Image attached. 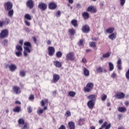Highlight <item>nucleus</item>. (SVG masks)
<instances>
[{"mask_svg":"<svg viewBox=\"0 0 129 129\" xmlns=\"http://www.w3.org/2000/svg\"><path fill=\"white\" fill-rule=\"evenodd\" d=\"M69 126L70 129H74L75 128V123H74L73 121L69 122Z\"/></svg>","mask_w":129,"mask_h":129,"instance_id":"nucleus-25","label":"nucleus"},{"mask_svg":"<svg viewBox=\"0 0 129 129\" xmlns=\"http://www.w3.org/2000/svg\"><path fill=\"white\" fill-rule=\"evenodd\" d=\"M27 110L29 113H31V112H32V108L30 107V106L28 107Z\"/></svg>","mask_w":129,"mask_h":129,"instance_id":"nucleus-50","label":"nucleus"},{"mask_svg":"<svg viewBox=\"0 0 129 129\" xmlns=\"http://www.w3.org/2000/svg\"><path fill=\"white\" fill-rule=\"evenodd\" d=\"M69 94L70 96H72V97H74V96H75V92L73 91H71L69 93Z\"/></svg>","mask_w":129,"mask_h":129,"instance_id":"nucleus-46","label":"nucleus"},{"mask_svg":"<svg viewBox=\"0 0 129 129\" xmlns=\"http://www.w3.org/2000/svg\"><path fill=\"white\" fill-rule=\"evenodd\" d=\"M106 98H107V96L105 94H104L103 96H102L101 100L102 101H105Z\"/></svg>","mask_w":129,"mask_h":129,"instance_id":"nucleus-45","label":"nucleus"},{"mask_svg":"<svg viewBox=\"0 0 129 129\" xmlns=\"http://www.w3.org/2000/svg\"><path fill=\"white\" fill-rule=\"evenodd\" d=\"M111 77L112 78H115L116 77V74L115 73H113L111 75Z\"/></svg>","mask_w":129,"mask_h":129,"instance_id":"nucleus-57","label":"nucleus"},{"mask_svg":"<svg viewBox=\"0 0 129 129\" xmlns=\"http://www.w3.org/2000/svg\"><path fill=\"white\" fill-rule=\"evenodd\" d=\"M82 62L84 63V64H85L87 63V61L86 60V58H83L82 60Z\"/></svg>","mask_w":129,"mask_h":129,"instance_id":"nucleus-55","label":"nucleus"},{"mask_svg":"<svg viewBox=\"0 0 129 129\" xmlns=\"http://www.w3.org/2000/svg\"><path fill=\"white\" fill-rule=\"evenodd\" d=\"M24 23L26 25V26L30 27L31 23H30V22H29V21H28L27 20H25Z\"/></svg>","mask_w":129,"mask_h":129,"instance_id":"nucleus-49","label":"nucleus"},{"mask_svg":"<svg viewBox=\"0 0 129 129\" xmlns=\"http://www.w3.org/2000/svg\"><path fill=\"white\" fill-rule=\"evenodd\" d=\"M4 8L5 10L10 11L13 9V4L11 2H7L4 4Z\"/></svg>","mask_w":129,"mask_h":129,"instance_id":"nucleus-6","label":"nucleus"},{"mask_svg":"<svg viewBox=\"0 0 129 129\" xmlns=\"http://www.w3.org/2000/svg\"><path fill=\"white\" fill-rule=\"evenodd\" d=\"M108 38L110 40H114L116 38V34L115 33H111L110 35L108 36Z\"/></svg>","mask_w":129,"mask_h":129,"instance_id":"nucleus-27","label":"nucleus"},{"mask_svg":"<svg viewBox=\"0 0 129 129\" xmlns=\"http://www.w3.org/2000/svg\"><path fill=\"white\" fill-rule=\"evenodd\" d=\"M8 41L7 39H5L3 42H2V45H6L7 43H8Z\"/></svg>","mask_w":129,"mask_h":129,"instance_id":"nucleus-54","label":"nucleus"},{"mask_svg":"<svg viewBox=\"0 0 129 129\" xmlns=\"http://www.w3.org/2000/svg\"><path fill=\"white\" fill-rule=\"evenodd\" d=\"M120 5L124 6V4H125V0H120Z\"/></svg>","mask_w":129,"mask_h":129,"instance_id":"nucleus-51","label":"nucleus"},{"mask_svg":"<svg viewBox=\"0 0 129 129\" xmlns=\"http://www.w3.org/2000/svg\"><path fill=\"white\" fill-rule=\"evenodd\" d=\"M10 19L9 18H6L5 21H4V25H9V23H10Z\"/></svg>","mask_w":129,"mask_h":129,"instance_id":"nucleus-44","label":"nucleus"},{"mask_svg":"<svg viewBox=\"0 0 129 129\" xmlns=\"http://www.w3.org/2000/svg\"><path fill=\"white\" fill-rule=\"evenodd\" d=\"M58 129H66V127L64 125H61Z\"/></svg>","mask_w":129,"mask_h":129,"instance_id":"nucleus-56","label":"nucleus"},{"mask_svg":"<svg viewBox=\"0 0 129 129\" xmlns=\"http://www.w3.org/2000/svg\"><path fill=\"white\" fill-rule=\"evenodd\" d=\"M62 52L60 51H57L56 53V56L57 58H61L62 57Z\"/></svg>","mask_w":129,"mask_h":129,"instance_id":"nucleus-38","label":"nucleus"},{"mask_svg":"<svg viewBox=\"0 0 129 129\" xmlns=\"http://www.w3.org/2000/svg\"><path fill=\"white\" fill-rule=\"evenodd\" d=\"M16 55L17 57H21L22 56V52H23V47L22 45H17L16 47Z\"/></svg>","mask_w":129,"mask_h":129,"instance_id":"nucleus-4","label":"nucleus"},{"mask_svg":"<svg viewBox=\"0 0 129 129\" xmlns=\"http://www.w3.org/2000/svg\"><path fill=\"white\" fill-rule=\"evenodd\" d=\"M125 105H126V106H128V105H129V102H128V101H126V102H125Z\"/></svg>","mask_w":129,"mask_h":129,"instance_id":"nucleus-64","label":"nucleus"},{"mask_svg":"<svg viewBox=\"0 0 129 129\" xmlns=\"http://www.w3.org/2000/svg\"><path fill=\"white\" fill-rule=\"evenodd\" d=\"M14 112H19L21 111V106H16L13 109Z\"/></svg>","mask_w":129,"mask_h":129,"instance_id":"nucleus-32","label":"nucleus"},{"mask_svg":"<svg viewBox=\"0 0 129 129\" xmlns=\"http://www.w3.org/2000/svg\"><path fill=\"white\" fill-rule=\"evenodd\" d=\"M47 106H45L43 109H40L39 110L37 111V113L38 114H39V115H40V114H42V113H43V112H44V110H47Z\"/></svg>","mask_w":129,"mask_h":129,"instance_id":"nucleus-26","label":"nucleus"},{"mask_svg":"<svg viewBox=\"0 0 129 129\" xmlns=\"http://www.w3.org/2000/svg\"><path fill=\"white\" fill-rule=\"evenodd\" d=\"M69 32L71 34V36H74V35H75V30L73 28L69 29Z\"/></svg>","mask_w":129,"mask_h":129,"instance_id":"nucleus-36","label":"nucleus"},{"mask_svg":"<svg viewBox=\"0 0 129 129\" xmlns=\"http://www.w3.org/2000/svg\"><path fill=\"white\" fill-rule=\"evenodd\" d=\"M24 45V55L25 57H27L28 56V53H31V48H32V45L31 43L29 42H25Z\"/></svg>","mask_w":129,"mask_h":129,"instance_id":"nucleus-1","label":"nucleus"},{"mask_svg":"<svg viewBox=\"0 0 129 129\" xmlns=\"http://www.w3.org/2000/svg\"><path fill=\"white\" fill-rule=\"evenodd\" d=\"M47 45H51V41L47 40Z\"/></svg>","mask_w":129,"mask_h":129,"instance_id":"nucleus-63","label":"nucleus"},{"mask_svg":"<svg viewBox=\"0 0 129 129\" xmlns=\"http://www.w3.org/2000/svg\"><path fill=\"white\" fill-rule=\"evenodd\" d=\"M9 69L11 72H14L16 71V70L17 69V66H16V64H12L9 66Z\"/></svg>","mask_w":129,"mask_h":129,"instance_id":"nucleus-19","label":"nucleus"},{"mask_svg":"<svg viewBox=\"0 0 129 129\" xmlns=\"http://www.w3.org/2000/svg\"><path fill=\"white\" fill-rule=\"evenodd\" d=\"M76 8H77V9H81V5H80V4H77L76 5Z\"/></svg>","mask_w":129,"mask_h":129,"instance_id":"nucleus-59","label":"nucleus"},{"mask_svg":"<svg viewBox=\"0 0 129 129\" xmlns=\"http://www.w3.org/2000/svg\"><path fill=\"white\" fill-rule=\"evenodd\" d=\"M87 98H88V99H90V100H94V101L96 100V98L95 97V95H89L87 97Z\"/></svg>","mask_w":129,"mask_h":129,"instance_id":"nucleus-30","label":"nucleus"},{"mask_svg":"<svg viewBox=\"0 0 129 129\" xmlns=\"http://www.w3.org/2000/svg\"><path fill=\"white\" fill-rule=\"evenodd\" d=\"M25 19H26L27 21H32V17L31 15L29 14H26L24 16Z\"/></svg>","mask_w":129,"mask_h":129,"instance_id":"nucleus-28","label":"nucleus"},{"mask_svg":"<svg viewBox=\"0 0 129 129\" xmlns=\"http://www.w3.org/2000/svg\"><path fill=\"white\" fill-rule=\"evenodd\" d=\"M25 31L26 32H28V33H30L31 32V29H30V28L26 27L25 28Z\"/></svg>","mask_w":129,"mask_h":129,"instance_id":"nucleus-58","label":"nucleus"},{"mask_svg":"<svg viewBox=\"0 0 129 129\" xmlns=\"http://www.w3.org/2000/svg\"><path fill=\"white\" fill-rule=\"evenodd\" d=\"M60 79V75L54 74L53 75V83H57Z\"/></svg>","mask_w":129,"mask_h":129,"instance_id":"nucleus-11","label":"nucleus"},{"mask_svg":"<svg viewBox=\"0 0 129 129\" xmlns=\"http://www.w3.org/2000/svg\"><path fill=\"white\" fill-rule=\"evenodd\" d=\"M108 65L109 71H112L113 69H114V66H113V64L112 62H109Z\"/></svg>","mask_w":129,"mask_h":129,"instance_id":"nucleus-31","label":"nucleus"},{"mask_svg":"<svg viewBox=\"0 0 129 129\" xmlns=\"http://www.w3.org/2000/svg\"><path fill=\"white\" fill-rule=\"evenodd\" d=\"M18 122L19 124L22 125L23 124H25V120L23 119V118L19 119L18 120Z\"/></svg>","mask_w":129,"mask_h":129,"instance_id":"nucleus-40","label":"nucleus"},{"mask_svg":"<svg viewBox=\"0 0 129 129\" xmlns=\"http://www.w3.org/2000/svg\"><path fill=\"white\" fill-rule=\"evenodd\" d=\"M19 73L20 76L22 77H25V76H26V72L24 70L20 71Z\"/></svg>","mask_w":129,"mask_h":129,"instance_id":"nucleus-37","label":"nucleus"},{"mask_svg":"<svg viewBox=\"0 0 129 129\" xmlns=\"http://www.w3.org/2000/svg\"><path fill=\"white\" fill-rule=\"evenodd\" d=\"M118 111L119 112H124L126 111V108L124 107H119L118 109Z\"/></svg>","mask_w":129,"mask_h":129,"instance_id":"nucleus-29","label":"nucleus"},{"mask_svg":"<svg viewBox=\"0 0 129 129\" xmlns=\"http://www.w3.org/2000/svg\"><path fill=\"white\" fill-rule=\"evenodd\" d=\"M65 116H66L67 117H69V116H71V112H70V111L67 110V111L66 112Z\"/></svg>","mask_w":129,"mask_h":129,"instance_id":"nucleus-43","label":"nucleus"},{"mask_svg":"<svg viewBox=\"0 0 129 129\" xmlns=\"http://www.w3.org/2000/svg\"><path fill=\"white\" fill-rule=\"evenodd\" d=\"M53 64L54 66H55L56 67H57L58 68H61L62 66L61 62L58 61H54Z\"/></svg>","mask_w":129,"mask_h":129,"instance_id":"nucleus-24","label":"nucleus"},{"mask_svg":"<svg viewBox=\"0 0 129 129\" xmlns=\"http://www.w3.org/2000/svg\"><path fill=\"white\" fill-rule=\"evenodd\" d=\"M95 104V101L93 100H89L87 103V106L89 108H93L94 107V105Z\"/></svg>","mask_w":129,"mask_h":129,"instance_id":"nucleus-10","label":"nucleus"},{"mask_svg":"<svg viewBox=\"0 0 129 129\" xmlns=\"http://www.w3.org/2000/svg\"><path fill=\"white\" fill-rule=\"evenodd\" d=\"M89 45L91 47H93V48H95V47H96V42L93 41L90 42Z\"/></svg>","mask_w":129,"mask_h":129,"instance_id":"nucleus-39","label":"nucleus"},{"mask_svg":"<svg viewBox=\"0 0 129 129\" xmlns=\"http://www.w3.org/2000/svg\"><path fill=\"white\" fill-rule=\"evenodd\" d=\"M84 74L85 76H88L89 75V71L86 68L84 69Z\"/></svg>","mask_w":129,"mask_h":129,"instance_id":"nucleus-33","label":"nucleus"},{"mask_svg":"<svg viewBox=\"0 0 129 129\" xmlns=\"http://www.w3.org/2000/svg\"><path fill=\"white\" fill-rule=\"evenodd\" d=\"M125 77H126V79L129 80V69L127 70V71L126 72Z\"/></svg>","mask_w":129,"mask_h":129,"instance_id":"nucleus-48","label":"nucleus"},{"mask_svg":"<svg viewBox=\"0 0 129 129\" xmlns=\"http://www.w3.org/2000/svg\"><path fill=\"white\" fill-rule=\"evenodd\" d=\"M82 30L83 33H87L90 32V27L87 25H85L83 26Z\"/></svg>","mask_w":129,"mask_h":129,"instance_id":"nucleus-12","label":"nucleus"},{"mask_svg":"<svg viewBox=\"0 0 129 129\" xmlns=\"http://www.w3.org/2000/svg\"><path fill=\"white\" fill-rule=\"evenodd\" d=\"M49 101H48L47 99H45L44 100H41L40 102L42 106H45V103H48Z\"/></svg>","mask_w":129,"mask_h":129,"instance_id":"nucleus-34","label":"nucleus"},{"mask_svg":"<svg viewBox=\"0 0 129 129\" xmlns=\"http://www.w3.org/2000/svg\"><path fill=\"white\" fill-rule=\"evenodd\" d=\"M109 56H110V52H107L103 54V57L104 58H109Z\"/></svg>","mask_w":129,"mask_h":129,"instance_id":"nucleus-41","label":"nucleus"},{"mask_svg":"<svg viewBox=\"0 0 129 129\" xmlns=\"http://www.w3.org/2000/svg\"><path fill=\"white\" fill-rule=\"evenodd\" d=\"M34 98H35V97H34V95H31L29 98V100H34Z\"/></svg>","mask_w":129,"mask_h":129,"instance_id":"nucleus-52","label":"nucleus"},{"mask_svg":"<svg viewBox=\"0 0 129 129\" xmlns=\"http://www.w3.org/2000/svg\"><path fill=\"white\" fill-rule=\"evenodd\" d=\"M21 129H27L28 128V125L26 123L23 124L22 125H20Z\"/></svg>","mask_w":129,"mask_h":129,"instance_id":"nucleus-42","label":"nucleus"},{"mask_svg":"<svg viewBox=\"0 0 129 129\" xmlns=\"http://www.w3.org/2000/svg\"><path fill=\"white\" fill-rule=\"evenodd\" d=\"M114 31V28L110 27L106 30V33L108 34H113Z\"/></svg>","mask_w":129,"mask_h":129,"instance_id":"nucleus-21","label":"nucleus"},{"mask_svg":"<svg viewBox=\"0 0 129 129\" xmlns=\"http://www.w3.org/2000/svg\"><path fill=\"white\" fill-rule=\"evenodd\" d=\"M82 15L84 20H88L89 19V13L88 12H84Z\"/></svg>","mask_w":129,"mask_h":129,"instance_id":"nucleus-20","label":"nucleus"},{"mask_svg":"<svg viewBox=\"0 0 129 129\" xmlns=\"http://www.w3.org/2000/svg\"><path fill=\"white\" fill-rule=\"evenodd\" d=\"M38 8L41 11H45V10H47V4L40 2L38 5Z\"/></svg>","mask_w":129,"mask_h":129,"instance_id":"nucleus-8","label":"nucleus"},{"mask_svg":"<svg viewBox=\"0 0 129 129\" xmlns=\"http://www.w3.org/2000/svg\"><path fill=\"white\" fill-rule=\"evenodd\" d=\"M94 86V84L93 83H89L87 84L86 87L84 88V91L85 92H90L93 89Z\"/></svg>","mask_w":129,"mask_h":129,"instance_id":"nucleus-3","label":"nucleus"},{"mask_svg":"<svg viewBox=\"0 0 129 129\" xmlns=\"http://www.w3.org/2000/svg\"><path fill=\"white\" fill-rule=\"evenodd\" d=\"M9 11L8 12V15L9 16V17H10V18H12V17H13V16H14V10H8Z\"/></svg>","mask_w":129,"mask_h":129,"instance_id":"nucleus-35","label":"nucleus"},{"mask_svg":"<svg viewBox=\"0 0 129 129\" xmlns=\"http://www.w3.org/2000/svg\"><path fill=\"white\" fill-rule=\"evenodd\" d=\"M32 39H33V41H34L35 44H36V43H37V38H36L35 37H33L32 38Z\"/></svg>","mask_w":129,"mask_h":129,"instance_id":"nucleus-61","label":"nucleus"},{"mask_svg":"<svg viewBox=\"0 0 129 129\" xmlns=\"http://www.w3.org/2000/svg\"><path fill=\"white\" fill-rule=\"evenodd\" d=\"M82 44H83V41L82 40H80L79 45H80V46H81L82 45Z\"/></svg>","mask_w":129,"mask_h":129,"instance_id":"nucleus-62","label":"nucleus"},{"mask_svg":"<svg viewBox=\"0 0 129 129\" xmlns=\"http://www.w3.org/2000/svg\"><path fill=\"white\" fill-rule=\"evenodd\" d=\"M4 26H5L4 21H0V27H4Z\"/></svg>","mask_w":129,"mask_h":129,"instance_id":"nucleus-53","label":"nucleus"},{"mask_svg":"<svg viewBox=\"0 0 129 129\" xmlns=\"http://www.w3.org/2000/svg\"><path fill=\"white\" fill-rule=\"evenodd\" d=\"M26 6L27 8L31 9L34 8V2L33 0H29L26 2Z\"/></svg>","mask_w":129,"mask_h":129,"instance_id":"nucleus-13","label":"nucleus"},{"mask_svg":"<svg viewBox=\"0 0 129 129\" xmlns=\"http://www.w3.org/2000/svg\"><path fill=\"white\" fill-rule=\"evenodd\" d=\"M104 127H105V129H110V127H111V123H108L107 121H105L99 129H103Z\"/></svg>","mask_w":129,"mask_h":129,"instance_id":"nucleus-7","label":"nucleus"},{"mask_svg":"<svg viewBox=\"0 0 129 129\" xmlns=\"http://www.w3.org/2000/svg\"><path fill=\"white\" fill-rule=\"evenodd\" d=\"M55 16L56 17H57V18H59V17H60V16H61V11H57L55 14Z\"/></svg>","mask_w":129,"mask_h":129,"instance_id":"nucleus-47","label":"nucleus"},{"mask_svg":"<svg viewBox=\"0 0 129 129\" xmlns=\"http://www.w3.org/2000/svg\"><path fill=\"white\" fill-rule=\"evenodd\" d=\"M48 55L49 56H53L55 53V48L53 46H49L48 48Z\"/></svg>","mask_w":129,"mask_h":129,"instance_id":"nucleus-9","label":"nucleus"},{"mask_svg":"<svg viewBox=\"0 0 129 129\" xmlns=\"http://www.w3.org/2000/svg\"><path fill=\"white\" fill-rule=\"evenodd\" d=\"M78 22L76 20L73 19L71 21L72 25L75 27V28H77L78 27V24H77Z\"/></svg>","mask_w":129,"mask_h":129,"instance_id":"nucleus-22","label":"nucleus"},{"mask_svg":"<svg viewBox=\"0 0 129 129\" xmlns=\"http://www.w3.org/2000/svg\"><path fill=\"white\" fill-rule=\"evenodd\" d=\"M9 35V31L5 29L1 31L0 33V38L1 39H4V38H7Z\"/></svg>","mask_w":129,"mask_h":129,"instance_id":"nucleus-5","label":"nucleus"},{"mask_svg":"<svg viewBox=\"0 0 129 129\" xmlns=\"http://www.w3.org/2000/svg\"><path fill=\"white\" fill-rule=\"evenodd\" d=\"M76 59L75 53L73 52H69L66 55L67 61H75Z\"/></svg>","mask_w":129,"mask_h":129,"instance_id":"nucleus-2","label":"nucleus"},{"mask_svg":"<svg viewBox=\"0 0 129 129\" xmlns=\"http://www.w3.org/2000/svg\"><path fill=\"white\" fill-rule=\"evenodd\" d=\"M83 121V120L82 119H81L79 120V125H82V123L81 122H82Z\"/></svg>","mask_w":129,"mask_h":129,"instance_id":"nucleus-60","label":"nucleus"},{"mask_svg":"<svg viewBox=\"0 0 129 129\" xmlns=\"http://www.w3.org/2000/svg\"><path fill=\"white\" fill-rule=\"evenodd\" d=\"M87 11V12H90V13H93V14L96 13V9L93 6L88 7Z\"/></svg>","mask_w":129,"mask_h":129,"instance_id":"nucleus-17","label":"nucleus"},{"mask_svg":"<svg viewBox=\"0 0 129 129\" xmlns=\"http://www.w3.org/2000/svg\"><path fill=\"white\" fill-rule=\"evenodd\" d=\"M124 96H125V95L124 94V93H123L122 92H118L116 94V97L118 99H121L122 98H123V97H124Z\"/></svg>","mask_w":129,"mask_h":129,"instance_id":"nucleus-18","label":"nucleus"},{"mask_svg":"<svg viewBox=\"0 0 129 129\" xmlns=\"http://www.w3.org/2000/svg\"><path fill=\"white\" fill-rule=\"evenodd\" d=\"M49 10H56L57 9V5L55 3H50L48 5Z\"/></svg>","mask_w":129,"mask_h":129,"instance_id":"nucleus-16","label":"nucleus"},{"mask_svg":"<svg viewBox=\"0 0 129 129\" xmlns=\"http://www.w3.org/2000/svg\"><path fill=\"white\" fill-rule=\"evenodd\" d=\"M117 67L119 70L121 69V59L120 58L117 62Z\"/></svg>","mask_w":129,"mask_h":129,"instance_id":"nucleus-23","label":"nucleus"},{"mask_svg":"<svg viewBox=\"0 0 129 129\" xmlns=\"http://www.w3.org/2000/svg\"><path fill=\"white\" fill-rule=\"evenodd\" d=\"M96 72L97 73H102L103 72H104V73H106L107 72V71H106L105 69H103V68L101 67H97L96 68Z\"/></svg>","mask_w":129,"mask_h":129,"instance_id":"nucleus-15","label":"nucleus"},{"mask_svg":"<svg viewBox=\"0 0 129 129\" xmlns=\"http://www.w3.org/2000/svg\"><path fill=\"white\" fill-rule=\"evenodd\" d=\"M13 90L14 93L15 94H20L21 93V88L18 86H14L13 87Z\"/></svg>","mask_w":129,"mask_h":129,"instance_id":"nucleus-14","label":"nucleus"}]
</instances>
